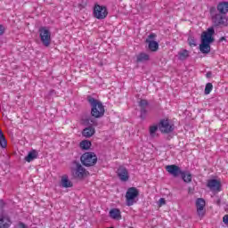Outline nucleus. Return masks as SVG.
<instances>
[{
    "instance_id": "nucleus-1",
    "label": "nucleus",
    "mask_w": 228,
    "mask_h": 228,
    "mask_svg": "<svg viewBox=\"0 0 228 228\" xmlns=\"http://www.w3.org/2000/svg\"><path fill=\"white\" fill-rule=\"evenodd\" d=\"M87 102L91 106V115L94 118H101L104 117L105 110L102 102L92 96H87Z\"/></svg>"
},
{
    "instance_id": "nucleus-2",
    "label": "nucleus",
    "mask_w": 228,
    "mask_h": 228,
    "mask_svg": "<svg viewBox=\"0 0 228 228\" xmlns=\"http://www.w3.org/2000/svg\"><path fill=\"white\" fill-rule=\"evenodd\" d=\"M210 15L212 17V22L214 26H228V18L227 15L216 12V8H210Z\"/></svg>"
},
{
    "instance_id": "nucleus-3",
    "label": "nucleus",
    "mask_w": 228,
    "mask_h": 228,
    "mask_svg": "<svg viewBox=\"0 0 228 228\" xmlns=\"http://www.w3.org/2000/svg\"><path fill=\"white\" fill-rule=\"evenodd\" d=\"M73 167H71V174L75 179H83V177H86V174H88V171L83 166L81 163L77 162V160L72 162Z\"/></svg>"
},
{
    "instance_id": "nucleus-4",
    "label": "nucleus",
    "mask_w": 228,
    "mask_h": 228,
    "mask_svg": "<svg viewBox=\"0 0 228 228\" xmlns=\"http://www.w3.org/2000/svg\"><path fill=\"white\" fill-rule=\"evenodd\" d=\"M80 161L84 167H94L97 165V155L94 152H85L80 157Z\"/></svg>"
},
{
    "instance_id": "nucleus-5",
    "label": "nucleus",
    "mask_w": 228,
    "mask_h": 228,
    "mask_svg": "<svg viewBox=\"0 0 228 228\" xmlns=\"http://www.w3.org/2000/svg\"><path fill=\"white\" fill-rule=\"evenodd\" d=\"M85 124H86V126H89L86 127L82 131V135L85 138H92V136L95 134V128L93 127L92 126H97V122H95V120L92 118H86L85 119Z\"/></svg>"
},
{
    "instance_id": "nucleus-6",
    "label": "nucleus",
    "mask_w": 228,
    "mask_h": 228,
    "mask_svg": "<svg viewBox=\"0 0 228 228\" xmlns=\"http://www.w3.org/2000/svg\"><path fill=\"white\" fill-rule=\"evenodd\" d=\"M139 195H140V191H138V189H136V187H130L126 191V206H133V204H135L136 200H134Z\"/></svg>"
},
{
    "instance_id": "nucleus-7",
    "label": "nucleus",
    "mask_w": 228,
    "mask_h": 228,
    "mask_svg": "<svg viewBox=\"0 0 228 228\" xmlns=\"http://www.w3.org/2000/svg\"><path fill=\"white\" fill-rule=\"evenodd\" d=\"M39 37L45 47L51 45V31H49L46 27H41L39 28Z\"/></svg>"
},
{
    "instance_id": "nucleus-8",
    "label": "nucleus",
    "mask_w": 228,
    "mask_h": 228,
    "mask_svg": "<svg viewBox=\"0 0 228 228\" xmlns=\"http://www.w3.org/2000/svg\"><path fill=\"white\" fill-rule=\"evenodd\" d=\"M94 15L95 19L102 20V19L108 17V9H106V6L95 4L94 8Z\"/></svg>"
},
{
    "instance_id": "nucleus-9",
    "label": "nucleus",
    "mask_w": 228,
    "mask_h": 228,
    "mask_svg": "<svg viewBox=\"0 0 228 228\" xmlns=\"http://www.w3.org/2000/svg\"><path fill=\"white\" fill-rule=\"evenodd\" d=\"M159 129L160 133L169 134V133L174 131V125H171L168 119H161L159 123Z\"/></svg>"
},
{
    "instance_id": "nucleus-10",
    "label": "nucleus",
    "mask_w": 228,
    "mask_h": 228,
    "mask_svg": "<svg viewBox=\"0 0 228 228\" xmlns=\"http://www.w3.org/2000/svg\"><path fill=\"white\" fill-rule=\"evenodd\" d=\"M215 28L211 27L207 29V31H203L201 34V42L207 44H213L215 42Z\"/></svg>"
},
{
    "instance_id": "nucleus-11",
    "label": "nucleus",
    "mask_w": 228,
    "mask_h": 228,
    "mask_svg": "<svg viewBox=\"0 0 228 228\" xmlns=\"http://www.w3.org/2000/svg\"><path fill=\"white\" fill-rule=\"evenodd\" d=\"M197 215L200 218H204L206 216V200L202 198L196 200Z\"/></svg>"
},
{
    "instance_id": "nucleus-12",
    "label": "nucleus",
    "mask_w": 228,
    "mask_h": 228,
    "mask_svg": "<svg viewBox=\"0 0 228 228\" xmlns=\"http://www.w3.org/2000/svg\"><path fill=\"white\" fill-rule=\"evenodd\" d=\"M166 170L173 175V177H179V175H182L183 170H181V167L177 165H168L166 166Z\"/></svg>"
},
{
    "instance_id": "nucleus-13",
    "label": "nucleus",
    "mask_w": 228,
    "mask_h": 228,
    "mask_svg": "<svg viewBox=\"0 0 228 228\" xmlns=\"http://www.w3.org/2000/svg\"><path fill=\"white\" fill-rule=\"evenodd\" d=\"M207 186L211 190V191H220L222 188L220 181L216 179L208 180Z\"/></svg>"
},
{
    "instance_id": "nucleus-14",
    "label": "nucleus",
    "mask_w": 228,
    "mask_h": 228,
    "mask_svg": "<svg viewBox=\"0 0 228 228\" xmlns=\"http://www.w3.org/2000/svg\"><path fill=\"white\" fill-rule=\"evenodd\" d=\"M118 176L119 177L120 181H123L124 183L129 181V172L127 171V168L119 167L118 169Z\"/></svg>"
},
{
    "instance_id": "nucleus-15",
    "label": "nucleus",
    "mask_w": 228,
    "mask_h": 228,
    "mask_svg": "<svg viewBox=\"0 0 228 228\" xmlns=\"http://www.w3.org/2000/svg\"><path fill=\"white\" fill-rule=\"evenodd\" d=\"M216 10H217L218 13H221L223 15H227L228 2H225V1L220 2L216 6Z\"/></svg>"
},
{
    "instance_id": "nucleus-16",
    "label": "nucleus",
    "mask_w": 228,
    "mask_h": 228,
    "mask_svg": "<svg viewBox=\"0 0 228 228\" xmlns=\"http://www.w3.org/2000/svg\"><path fill=\"white\" fill-rule=\"evenodd\" d=\"M147 106H149V102L147 100H141L139 102V107L141 108V118L144 119L147 115Z\"/></svg>"
},
{
    "instance_id": "nucleus-17",
    "label": "nucleus",
    "mask_w": 228,
    "mask_h": 228,
    "mask_svg": "<svg viewBox=\"0 0 228 228\" xmlns=\"http://www.w3.org/2000/svg\"><path fill=\"white\" fill-rule=\"evenodd\" d=\"M12 221L6 216H0V228H10Z\"/></svg>"
},
{
    "instance_id": "nucleus-18",
    "label": "nucleus",
    "mask_w": 228,
    "mask_h": 228,
    "mask_svg": "<svg viewBox=\"0 0 228 228\" xmlns=\"http://www.w3.org/2000/svg\"><path fill=\"white\" fill-rule=\"evenodd\" d=\"M200 51L202 54H209V53H211V43L201 42Z\"/></svg>"
},
{
    "instance_id": "nucleus-19",
    "label": "nucleus",
    "mask_w": 228,
    "mask_h": 228,
    "mask_svg": "<svg viewBox=\"0 0 228 228\" xmlns=\"http://www.w3.org/2000/svg\"><path fill=\"white\" fill-rule=\"evenodd\" d=\"M61 186L62 188H72L73 183H72V182H70V180H69L68 175H64L61 176Z\"/></svg>"
},
{
    "instance_id": "nucleus-20",
    "label": "nucleus",
    "mask_w": 228,
    "mask_h": 228,
    "mask_svg": "<svg viewBox=\"0 0 228 228\" xmlns=\"http://www.w3.org/2000/svg\"><path fill=\"white\" fill-rule=\"evenodd\" d=\"M37 158H38V151H37V150H32L28 152V156L25 157V161L31 163V161L37 159Z\"/></svg>"
},
{
    "instance_id": "nucleus-21",
    "label": "nucleus",
    "mask_w": 228,
    "mask_h": 228,
    "mask_svg": "<svg viewBox=\"0 0 228 228\" xmlns=\"http://www.w3.org/2000/svg\"><path fill=\"white\" fill-rule=\"evenodd\" d=\"M110 216L113 220H120L122 218V215L120 214V210L118 208H112L110 211Z\"/></svg>"
},
{
    "instance_id": "nucleus-22",
    "label": "nucleus",
    "mask_w": 228,
    "mask_h": 228,
    "mask_svg": "<svg viewBox=\"0 0 228 228\" xmlns=\"http://www.w3.org/2000/svg\"><path fill=\"white\" fill-rule=\"evenodd\" d=\"M149 60H151V57L145 53H141L136 56L137 63H143V61H149Z\"/></svg>"
},
{
    "instance_id": "nucleus-23",
    "label": "nucleus",
    "mask_w": 228,
    "mask_h": 228,
    "mask_svg": "<svg viewBox=\"0 0 228 228\" xmlns=\"http://www.w3.org/2000/svg\"><path fill=\"white\" fill-rule=\"evenodd\" d=\"M146 44H148V48L152 53H156V51H158V49H159V44L156 41H149Z\"/></svg>"
},
{
    "instance_id": "nucleus-24",
    "label": "nucleus",
    "mask_w": 228,
    "mask_h": 228,
    "mask_svg": "<svg viewBox=\"0 0 228 228\" xmlns=\"http://www.w3.org/2000/svg\"><path fill=\"white\" fill-rule=\"evenodd\" d=\"M181 177L184 183H191L192 179L191 173H190L189 171L182 172Z\"/></svg>"
},
{
    "instance_id": "nucleus-25",
    "label": "nucleus",
    "mask_w": 228,
    "mask_h": 228,
    "mask_svg": "<svg viewBox=\"0 0 228 228\" xmlns=\"http://www.w3.org/2000/svg\"><path fill=\"white\" fill-rule=\"evenodd\" d=\"M7 145L8 142L4 137V134H3V130L0 129V147H2V149H6Z\"/></svg>"
},
{
    "instance_id": "nucleus-26",
    "label": "nucleus",
    "mask_w": 228,
    "mask_h": 228,
    "mask_svg": "<svg viewBox=\"0 0 228 228\" xmlns=\"http://www.w3.org/2000/svg\"><path fill=\"white\" fill-rule=\"evenodd\" d=\"M190 56V52L188 50H182L178 53V60H181L182 61L186 60Z\"/></svg>"
},
{
    "instance_id": "nucleus-27",
    "label": "nucleus",
    "mask_w": 228,
    "mask_h": 228,
    "mask_svg": "<svg viewBox=\"0 0 228 228\" xmlns=\"http://www.w3.org/2000/svg\"><path fill=\"white\" fill-rule=\"evenodd\" d=\"M92 147V142L88 140H84L80 142V148L83 149V151H88Z\"/></svg>"
},
{
    "instance_id": "nucleus-28",
    "label": "nucleus",
    "mask_w": 228,
    "mask_h": 228,
    "mask_svg": "<svg viewBox=\"0 0 228 228\" xmlns=\"http://www.w3.org/2000/svg\"><path fill=\"white\" fill-rule=\"evenodd\" d=\"M213 90V84L208 83L205 86V95H209Z\"/></svg>"
},
{
    "instance_id": "nucleus-29",
    "label": "nucleus",
    "mask_w": 228,
    "mask_h": 228,
    "mask_svg": "<svg viewBox=\"0 0 228 228\" xmlns=\"http://www.w3.org/2000/svg\"><path fill=\"white\" fill-rule=\"evenodd\" d=\"M188 44H189L190 47H196L197 40H195V37H189Z\"/></svg>"
},
{
    "instance_id": "nucleus-30",
    "label": "nucleus",
    "mask_w": 228,
    "mask_h": 228,
    "mask_svg": "<svg viewBox=\"0 0 228 228\" xmlns=\"http://www.w3.org/2000/svg\"><path fill=\"white\" fill-rule=\"evenodd\" d=\"M158 128H159V125H155L150 127L151 136H154V134H156V131H158Z\"/></svg>"
},
{
    "instance_id": "nucleus-31",
    "label": "nucleus",
    "mask_w": 228,
    "mask_h": 228,
    "mask_svg": "<svg viewBox=\"0 0 228 228\" xmlns=\"http://www.w3.org/2000/svg\"><path fill=\"white\" fill-rule=\"evenodd\" d=\"M156 37H158L156 34L151 33L148 36V38L146 39V43L147 42H154V40H156Z\"/></svg>"
},
{
    "instance_id": "nucleus-32",
    "label": "nucleus",
    "mask_w": 228,
    "mask_h": 228,
    "mask_svg": "<svg viewBox=\"0 0 228 228\" xmlns=\"http://www.w3.org/2000/svg\"><path fill=\"white\" fill-rule=\"evenodd\" d=\"M4 31H6V28L4 27V25L0 24V37H2V35H4Z\"/></svg>"
},
{
    "instance_id": "nucleus-33",
    "label": "nucleus",
    "mask_w": 228,
    "mask_h": 228,
    "mask_svg": "<svg viewBox=\"0 0 228 228\" xmlns=\"http://www.w3.org/2000/svg\"><path fill=\"white\" fill-rule=\"evenodd\" d=\"M16 228H28V225H27L26 224H24V223H22V222H20V223L17 224Z\"/></svg>"
},
{
    "instance_id": "nucleus-34",
    "label": "nucleus",
    "mask_w": 228,
    "mask_h": 228,
    "mask_svg": "<svg viewBox=\"0 0 228 228\" xmlns=\"http://www.w3.org/2000/svg\"><path fill=\"white\" fill-rule=\"evenodd\" d=\"M165 204H167V201L165 200L164 198H160L159 200V206L161 207V206H165Z\"/></svg>"
},
{
    "instance_id": "nucleus-35",
    "label": "nucleus",
    "mask_w": 228,
    "mask_h": 228,
    "mask_svg": "<svg viewBox=\"0 0 228 228\" xmlns=\"http://www.w3.org/2000/svg\"><path fill=\"white\" fill-rule=\"evenodd\" d=\"M223 222H224V224H225L226 225H228V215H225V216L223 217Z\"/></svg>"
},
{
    "instance_id": "nucleus-36",
    "label": "nucleus",
    "mask_w": 228,
    "mask_h": 228,
    "mask_svg": "<svg viewBox=\"0 0 228 228\" xmlns=\"http://www.w3.org/2000/svg\"><path fill=\"white\" fill-rule=\"evenodd\" d=\"M4 206H6V203H4V200H0V208H1V209H4Z\"/></svg>"
},
{
    "instance_id": "nucleus-37",
    "label": "nucleus",
    "mask_w": 228,
    "mask_h": 228,
    "mask_svg": "<svg viewBox=\"0 0 228 228\" xmlns=\"http://www.w3.org/2000/svg\"><path fill=\"white\" fill-rule=\"evenodd\" d=\"M211 76H213V73H211V71L207 72L206 77L209 78L211 77Z\"/></svg>"
},
{
    "instance_id": "nucleus-38",
    "label": "nucleus",
    "mask_w": 228,
    "mask_h": 228,
    "mask_svg": "<svg viewBox=\"0 0 228 228\" xmlns=\"http://www.w3.org/2000/svg\"><path fill=\"white\" fill-rule=\"evenodd\" d=\"M216 204H217V206H220V204H222V200L218 199V200H216Z\"/></svg>"
},
{
    "instance_id": "nucleus-39",
    "label": "nucleus",
    "mask_w": 228,
    "mask_h": 228,
    "mask_svg": "<svg viewBox=\"0 0 228 228\" xmlns=\"http://www.w3.org/2000/svg\"><path fill=\"white\" fill-rule=\"evenodd\" d=\"M224 40H225V37H222L220 38V42H224Z\"/></svg>"
}]
</instances>
